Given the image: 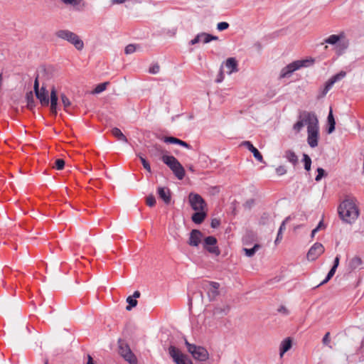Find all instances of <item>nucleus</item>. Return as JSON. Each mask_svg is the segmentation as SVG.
<instances>
[{
  "instance_id": "6e6552de",
  "label": "nucleus",
  "mask_w": 364,
  "mask_h": 364,
  "mask_svg": "<svg viewBox=\"0 0 364 364\" xmlns=\"http://www.w3.org/2000/svg\"><path fill=\"white\" fill-rule=\"evenodd\" d=\"M307 60H296L289 63L286 67L282 69L280 73V78H285L289 77L294 71L306 66Z\"/></svg>"
},
{
  "instance_id": "a211bd4d",
  "label": "nucleus",
  "mask_w": 364,
  "mask_h": 364,
  "mask_svg": "<svg viewBox=\"0 0 364 364\" xmlns=\"http://www.w3.org/2000/svg\"><path fill=\"white\" fill-rule=\"evenodd\" d=\"M63 4L72 6L76 11L83 10L87 4L84 0H59Z\"/></svg>"
},
{
  "instance_id": "423d86ee",
  "label": "nucleus",
  "mask_w": 364,
  "mask_h": 364,
  "mask_svg": "<svg viewBox=\"0 0 364 364\" xmlns=\"http://www.w3.org/2000/svg\"><path fill=\"white\" fill-rule=\"evenodd\" d=\"M185 344L188 351L192 355L194 359L200 361H205L208 359L209 354L205 348L191 344L187 340H185Z\"/></svg>"
},
{
  "instance_id": "49530a36",
  "label": "nucleus",
  "mask_w": 364,
  "mask_h": 364,
  "mask_svg": "<svg viewBox=\"0 0 364 364\" xmlns=\"http://www.w3.org/2000/svg\"><path fill=\"white\" fill-rule=\"evenodd\" d=\"M276 173L279 176L284 175L287 173V169L284 166H279L276 168Z\"/></svg>"
},
{
  "instance_id": "bf43d9fd",
  "label": "nucleus",
  "mask_w": 364,
  "mask_h": 364,
  "mask_svg": "<svg viewBox=\"0 0 364 364\" xmlns=\"http://www.w3.org/2000/svg\"><path fill=\"white\" fill-rule=\"evenodd\" d=\"M44 364H48V360H45Z\"/></svg>"
},
{
  "instance_id": "6e6d98bb",
  "label": "nucleus",
  "mask_w": 364,
  "mask_h": 364,
  "mask_svg": "<svg viewBox=\"0 0 364 364\" xmlns=\"http://www.w3.org/2000/svg\"><path fill=\"white\" fill-rule=\"evenodd\" d=\"M140 295H141V294H140V292H139V291H135L134 292V294H133L132 297H133V298H135V299H136V298H139V297L140 296Z\"/></svg>"
},
{
  "instance_id": "473e14b6",
  "label": "nucleus",
  "mask_w": 364,
  "mask_h": 364,
  "mask_svg": "<svg viewBox=\"0 0 364 364\" xmlns=\"http://www.w3.org/2000/svg\"><path fill=\"white\" fill-rule=\"evenodd\" d=\"M27 107L29 109H33L35 106L33 95L32 92H29L26 94Z\"/></svg>"
},
{
  "instance_id": "2f4dec72",
  "label": "nucleus",
  "mask_w": 364,
  "mask_h": 364,
  "mask_svg": "<svg viewBox=\"0 0 364 364\" xmlns=\"http://www.w3.org/2000/svg\"><path fill=\"white\" fill-rule=\"evenodd\" d=\"M260 248V245L258 244H255L252 248H244L243 250L245 252L246 256L252 257L255 252Z\"/></svg>"
},
{
  "instance_id": "f257e3e1",
  "label": "nucleus",
  "mask_w": 364,
  "mask_h": 364,
  "mask_svg": "<svg viewBox=\"0 0 364 364\" xmlns=\"http://www.w3.org/2000/svg\"><path fill=\"white\" fill-rule=\"evenodd\" d=\"M305 125L307 127V131L318 127V119L314 112H301L298 117V121L293 125V130L298 134Z\"/></svg>"
},
{
  "instance_id": "393cba45",
  "label": "nucleus",
  "mask_w": 364,
  "mask_h": 364,
  "mask_svg": "<svg viewBox=\"0 0 364 364\" xmlns=\"http://www.w3.org/2000/svg\"><path fill=\"white\" fill-rule=\"evenodd\" d=\"M206 217L205 210H196V212L193 214L191 219L196 224H200L203 222Z\"/></svg>"
},
{
  "instance_id": "ddd939ff",
  "label": "nucleus",
  "mask_w": 364,
  "mask_h": 364,
  "mask_svg": "<svg viewBox=\"0 0 364 364\" xmlns=\"http://www.w3.org/2000/svg\"><path fill=\"white\" fill-rule=\"evenodd\" d=\"M325 251V248L321 243L316 242L309 249L307 253V259L309 261L316 260L320 255H321Z\"/></svg>"
},
{
  "instance_id": "dca6fc26",
  "label": "nucleus",
  "mask_w": 364,
  "mask_h": 364,
  "mask_svg": "<svg viewBox=\"0 0 364 364\" xmlns=\"http://www.w3.org/2000/svg\"><path fill=\"white\" fill-rule=\"evenodd\" d=\"M307 133V142L311 148L317 146L319 135V127L308 130Z\"/></svg>"
},
{
  "instance_id": "4be33fe9",
  "label": "nucleus",
  "mask_w": 364,
  "mask_h": 364,
  "mask_svg": "<svg viewBox=\"0 0 364 364\" xmlns=\"http://www.w3.org/2000/svg\"><path fill=\"white\" fill-rule=\"evenodd\" d=\"M159 196L164 201L165 203L168 204L171 201V193L168 188L159 187L158 188Z\"/></svg>"
},
{
  "instance_id": "f8f14e48",
  "label": "nucleus",
  "mask_w": 364,
  "mask_h": 364,
  "mask_svg": "<svg viewBox=\"0 0 364 364\" xmlns=\"http://www.w3.org/2000/svg\"><path fill=\"white\" fill-rule=\"evenodd\" d=\"M119 354L127 361L129 364H137V359L134 354L132 352L129 346L122 342L119 343Z\"/></svg>"
},
{
  "instance_id": "a19ab883",
  "label": "nucleus",
  "mask_w": 364,
  "mask_h": 364,
  "mask_svg": "<svg viewBox=\"0 0 364 364\" xmlns=\"http://www.w3.org/2000/svg\"><path fill=\"white\" fill-rule=\"evenodd\" d=\"M136 50V46L134 44H129L126 46L124 52L127 55L132 54Z\"/></svg>"
},
{
  "instance_id": "b1692460",
  "label": "nucleus",
  "mask_w": 364,
  "mask_h": 364,
  "mask_svg": "<svg viewBox=\"0 0 364 364\" xmlns=\"http://www.w3.org/2000/svg\"><path fill=\"white\" fill-rule=\"evenodd\" d=\"M210 288L208 289V296L211 299L215 298L218 294V289L220 287V284L218 282H209Z\"/></svg>"
},
{
  "instance_id": "cd10ccee",
  "label": "nucleus",
  "mask_w": 364,
  "mask_h": 364,
  "mask_svg": "<svg viewBox=\"0 0 364 364\" xmlns=\"http://www.w3.org/2000/svg\"><path fill=\"white\" fill-rule=\"evenodd\" d=\"M291 348V340L290 338H287L282 341L280 345V357H282L284 354L287 352Z\"/></svg>"
},
{
  "instance_id": "72a5a7b5",
  "label": "nucleus",
  "mask_w": 364,
  "mask_h": 364,
  "mask_svg": "<svg viewBox=\"0 0 364 364\" xmlns=\"http://www.w3.org/2000/svg\"><path fill=\"white\" fill-rule=\"evenodd\" d=\"M127 302L129 304V305L126 307L127 311H130L133 307L137 305V301L131 296L127 297Z\"/></svg>"
},
{
  "instance_id": "5fc2aeb1",
  "label": "nucleus",
  "mask_w": 364,
  "mask_h": 364,
  "mask_svg": "<svg viewBox=\"0 0 364 364\" xmlns=\"http://www.w3.org/2000/svg\"><path fill=\"white\" fill-rule=\"evenodd\" d=\"M87 364H95L92 358L90 355H88V356H87Z\"/></svg>"
},
{
  "instance_id": "37998d69",
  "label": "nucleus",
  "mask_w": 364,
  "mask_h": 364,
  "mask_svg": "<svg viewBox=\"0 0 364 364\" xmlns=\"http://www.w3.org/2000/svg\"><path fill=\"white\" fill-rule=\"evenodd\" d=\"M146 205L150 206V207H152L155 205L156 203V199L154 198V196L153 195H150L149 196L146 197Z\"/></svg>"
},
{
  "instance_id": "a878e982",
  "label": "nucleus",
  "mask_w": 364,
  "mask_h": 364,
  "mask_svg": "<svg viewBox=\"0 0 364 364\" xmlns=\"http://www.w3.org/2000/svg\"><path fill=\"white\" fill-rule=\"evenodd\" d=\"M363 262L359 257H353L349 262V267L351 270L360 269L363 268Z\"/></svg>"
},
{
  "instance_id": "aec40b11",
  "label": "nucleus",
  "mask_w": 364,
  "mask_h": 364,
  "mask_svg": "<svg viewBox=\"0 0 364 364\" xmlns=\"http://www.w3.org/2000/svg\"><path fill=\"white\" fill-rule=\"evenodd\" d=\"M58 100L57 92L55 88L53 87L50 90V111L55 115L57 114Z\"/></svg>"
},
{
  "instance_id": "13d9d810",
  "label": "nucleus",
  "mask_w": 364,
  "mask_h": 364,
  "mask_svg": "<svg viewBox=\"0 0 364 364\" xmlns=\"http://www.w3.org/2000/svg\"><path fill=\"white\" fill-rule=\"evenodd\" d=\"M323 222L321 221L318 225H317V227L316 228H318V231L319 230V229H321L322 227H323Z\"/></svg>"
},
{
  "instance_id": "0eeeda50",
  "label": "nucleus",
  "mask_w": 364,
  "mask_h": 364,
  "mask_svg": "<svg viewBox=\"0 0 364 364\" xmlns=\"http://www.w3.org/2000/svg\"><path fill=\"white\" fill-rule=\"evenodd\" d=\"M346 75V73L345 71H341L340 73H337L336 75L332 76L326 82L325 86L320 90L318 98H323L324 97L326 94L333 87V85L338 82L341 80L343 78H344Z\"/></svg>"
},
{
  "instance_id": "9d476101",
  "label": "nucleus",
  "mask_w": 364,
  "mask_h": 364,
  "mask_svg": "<svg viewBox=\"0 0 364 364\" xmlns=\"http://www.w3.org/2000/svg\"><path fill=\"white\" fill-rule=\"evenodd\" d=\"M168 353L176 364H192L191 360L175 346H171Z\"/></svg>"
},
{
  "instance_id": "e433bc0d",
  "label": "nucleus",
  "mask_w": 364,
  "mask_h": 364,
  "mask_svg": "<svg viewBox=\"0 0 364 364\" xmlns=\"http://www.w3.org/2000/svg\"><path fill=\"white\" fill-rule=\"evenodd\" d=\"M109 84L108 82L100 83L97 85V87L94 90V93H100L105 90L107 85Z\"/></svg>"
},
{
  "instance_id": "f03ea898",
  "label": "nucleus",
  "mask_w": 364,
  "mask_h": 364,
  "mask_svg": "<svg viewBox=\"0 0 364 364\" xmlns=\"http://www.w3.org/2000/svg\"><path fill=\"white\" fill-rule=\"evenodd\" d=\"M338 214L343 221L352 223L358 217V210L353 201L346 200L339 205Z\"/></svg>"
},
{
  "instance_id": "4468645a",
  "label": "nucleus",
  "mask_w": 364,
  "mask_h": 364,
  "mask_svg": "<svg viewBox=\"0 0 364 364\" xmlns=\"http://www.w3.org/2000/svg\"><path fill=\"white\" fill-rule=\"evenodd\" d=\"M218 37L216 36H213L211 34L203 32L200 33L196 36L190 41L191 45H195L198 43L199 42H203V43H208L211 41H218Z\"/></svg>"
},
{
  "instance_id": "bb28decb",
  "label": "nucleus",
  "mask_w": 364,
  "mask_h": 364,
  "mask_svg": "<svg viewBox=\"0 0 364 364\" xmlns=\"http://www.w3.org/2000/svg\"><path fill=\"white\" fill-rule=\"evenodd\" d=\"M149 152L151 156H158L159 155L164 154L165 151L161 145L154 144L150 146Z\"/></svg>"
},
{
  "instance_id": "9b49d317",
  "label": "nucleus",
  "mask_w": 364,
  "mask_h": 364,
  "mask_svg": "<svg viewBox=\"0 0 364 364\" xmlns=\"http://www.w3.org/2000/svg\"><path fill=\"white\" fill-rule=\"evenodd\" d=\"M188 202L195 211L206 208V203L199 194L191 193L188 196Z\"/></svg>"
},
{
  "instance_id": "4c0bfd02",
  "label": "nucleus",
  "mask_w": 364,
  "mask_h": 364,
  "mask_svg": "<svg viewBox=\"0 0 364 364\" xmlns=\"http://www.w3.org/2000/svg\"><path fill=\"white\" fill-rule=\"evenodd\" d=\"M304 168L309 171L311 168V160L307 154H304Z\"/></svg>"
},
{
  "instance_id": "f3484780",
  "label": "nucleus",
  "mask_w": 364,
  "mask_h": 364,
  "mask_svg": "<svg viewBox=\"0 0 364 364\" xmlns=\"http://www.w3.org/2000/svg\"><path fill=\"white\" fill-rule=\"evenodd\" d=\"M203 237L202 232L198 230H193L190 233L188 244L190 246L197 247L201 242Z\"/></svg>"
},
{
  "instance_id": "603ef678",
  "label": "nucleus",
  "mask_w": 364,
  "mask_h": 364,
  "mask_svg": "<svg viewBox=\"0 0 364 364\" xmlns=\"http://www.w3.org/2000/svg\"><path fill=\"white\" fill-rule=\"evenodd\" d=\"M339 261H340V257L338 255L336 257V258L334 259V264H333V267H334L335 269H337V267L339 264Z\"/></svg>"
},
{
  "instance_id": "c756f323",
  "label": "nucleus",
  "mask_w": 364,
  "mask_h": 364,
  "mask_svg": "<svg viewBox=\"0 0 364 364\" xmlns=\"http://www.w3.org/2000/svg\"><path fill=\"white\" fill-rule=\"evenodd\" d=\"M111 133L112 134L115 136L118 140L119 141H122L124 142H127V137L123 134V133L122 132V131L117 128V127H114L113 128L112 130H111Z\"/></svg>"
},
{
  "instance_id": "c9c22d12",
  "label": "nucleus",
  "mask_w": 364,
  "mask_h": 364,
  "mask_svg": "<svg viewBox=\"0 0 364 364\" xmlns=\"http://www.w3.org/2000/svg\"><path fill=\"white\" fill-rule=\"evenodd\" d=\"M65 166V161L62 159H58L55 160L54 165L53 166V168H56L57 170H62Z\"/></svg>"
},
{
  "instance_id": "a18cd8bd",
  "label": "nucleus",
  "mask_w": 364,
  "mask_h": 364,
  "mask_svg": "<svg viewBox=\"0 0 364 364\" xmlns=\"http://www.w3.org/2000/svg\"><path fill=\"white\" fill-rule=\"evenodd\" d=\"M317 172H318V174L316 176L315 179L316 181H319L322 178V177L324 176L325 171L322 168H318Z\"/></svg>"
},
{
  "instance_id": "c85d7f7f",
  "label": "nucleus",
  "mask_w": 364,
  "mask_h": 364,
  "mask_svg": "<svg viewBox=\"0 0 364 364\" xmlns=\"http://www.w3.org/2000/svg\"><path fill=\"white\" fill-rule=\"evenodd\" d=\"M327 119H328V133L331 134L334 131L335 125H336V121H335L334 117L333 115V112H332L331 109H330Z\"/></svg>"
},
{
  "instance_id": "f704fd0d",
  "label": "nucleus",
  "mask_w": 364,
  "mask_h": 364,
  "mask_svg": "<svg viewBox=\"0 0 364 364\" xmlns=\"http://www.w3.org/2000/svg\"><path fill=\"white\" fill-rule=\"evenodd\" d=\"M287 220V219H286L285 220H284L282 222V223L280 225V228L279 229V231H278V234H277V238L275 240V243L277 244L278 242H279L282 238V231L284 230H285V224H286V221Z\"/></svg>"
},
{
  "instance_id": "ea45409f",
  "label": "nucleus",
  "mask_w": 364,
  "mask_h": 364,
  "mask_svg": "<svg viewBox=\"0 0 364 364\" xmlns=\"http://www.w3.org/2000/svg\"><path fill=\"white\" fill-rule=\"evenodd\" d=\"M336 271V269H335L334 267H332L331 270L328 272L326 278L321 283V284H323L326 283L328 281H329L334 275Z\"/></svg>"
},
{
  "instance_id": "8fccbe9b",
  "label": "nucleus",
  "mask_w": 364,
  "mask_h": 364,
  "mask_svg": "<svg viewBox=\"0 0 364 364\" xmlns=\"http://www.w3.org/2000/svg\"><path fill=\"white\" fill-rule=\"evenodd\" d=\"M220 225V220L218 219L214 218L211 221V227L213 228H216Z\"/></svg>"
},
{
  "instance_id": "7c9ffc66",
  "label": "nucleus",
  "mask_w": 364,
  "mask_h": 364,
  "mask_svg": "<svg viewBox=\"0 0 364 364\" xmlns=\"http://www.w3.org/2000/svg\"><path fill=\"white\" fill-rule=\"evenodd\" d=\"M284 156L289 162H291L294 165H295L298 161L297 156L295 154L294 151L291 150L285 151Z\"/></svg>"
},
{
  "instance_id": "4d7b16f0",
  "label": "nucleus",
  "mask_w": 364,
  "mask_h": 364,
  "mask_svg": "<svg viewBox=\"0 0 364 364\" xmlns=\"http://www.w3.org/2000/svg\"><path fill=\"white\" fill-rule=\"evenodd\" d=\"M318 232V228H314L312 232H311V237L313 238L316 233Z\"/></svg>"
},
{
  "instance_id": "3c124183",
  "label": "nucleus",
  "mask_w": 364,
  "mask_h": 364,
  "mask_svg": "<svg viewBox=\"0 0 364 364\" xmlns=\"http://www.w3.org/2000/svg\"><path fill=\"white\" fill-rule=\"evenodd\" d=\"M278 311L284 314H289V310L285 306H281Z\"/></svg>"
},
{
  "instance_id": "20e7f679",
  "label": "nucleus",
  "mask_w": 364,
  "mask_h": 364,
  "mask_svg": "<svg viewBox=\"0 0 364 364\" xmlns=\"http://www.w3.org/2000/svg\"><path fill=\"white\" fill-rule=\"evenodd\" d=\"M324 43L334 45L335 50L338 55H341L348 47V41L345 39L344 34L342 33L339 35H331L324 40Z\"/></svg>"
},
{
  "instance_id": "79ce46f5",
  "label": "nucleus",
  "mask_w": 364,
  "mask_h": 364,
  "mask_svg": "<svg viewBox=\"0 0 364 364\" xmlns=\"http://www.w3.org/2000/svg\"><path fill=\"white\" fill-rule=\"evenodd\" d=\"M140 161L143 165V167L149 173H151V169L149 164L147 162V161L142 156H139Z\"/></svg>"
},
{
  "instance_id": "09e8293b",
  "label": "nucleus",
  "mask_w": 364,
  "mask_h": 364,
  "mask_svg": "<svg viewBox=\"0 0 364 364\" xmlns=\"http://www.w3.org/2000/svg\"><path fill=\"white\" fill-rule=\"evenodd\" d=\"M322 342L324 345L328 346L330 343V333L327 332L323 338Z\"/></svg>"
},
{
  "instance_id": "6ab92c4d",
  "label": "nucleus",
  "mask_w": 364,
  "mask_h": 364,
  "mask_svg": "<svg viewBox=\"0 0 364 364\" xmlns=\"http://www.w3.org/2000/svg\"><path fill=\"white\" fill-rule=\"evenodd\" d=\"M242 145L245 146L253 154L254 157L259 161H263V156L261 153L256 149L252 144L249 141H245L242 143Z\"/></svg>"
},
{
  "instance_id": "864d4df0",
  "label": "nucleus",
  "mask_w": 364,
  "mask_h": 364,
  "mask_svg": "<svg viewBox=\"0 0 364 364\" xmlns=\"http://www.w3.org/2000/svg\"><path fill=\"white\" fill-rule=\"evenodd\" d=\"M127 0H112V4H120L124 3Z\"/></svg>"
},
{
  "instance_id": "2eb2a0df",
  "label": "nucleus",
  "mask_w": 364,
  "mask_h": 364,
  "mask_svg": "<svg viewBox=\"0 0 364 364\" xmlns=\"http://www.w3.org/2000/svg\"><path fill=\"white\" fill-rule=\"evenodd\" d=\"M217 240L213 236H208L204 240V248L206 249L209 252L215 255H220V250L215 245Z\"/></svg>"
},
{
  "instance_id": "412c9836",
  "label": "nucleus",
  "mask_w": 364,
  "mask_h": 364,
  "mask_svg": "<svg viewBox=\"0 0 364 364\" xmlns=\"http://www.w3.org/2000/svg\"><path fill=\"white\" fill-rule=\"evenodd\" d=\"M226 73L229 75L237 72V62L234 58H229L225 61Z\"/></svg>"
},
{
  "instance_id": "c03bdc74",
  "label": "nucleus",
  "mask_w": 364,
  "mask_h": 364,
  "mask_svg": "<svg viewBox=\"0 0 364 364\" xmlns=\"http://www.w3.org/2000/svg\"><path fill=\"white\" fill-rule=\"evenodd\" d=\"M229 27V23L227 22H220L217 24V29L219 31H224Z\"/></svg>"
},
{
  "instance_id": "7ed1b4c3",
  "label": "nucleus",
  "mask_w": 364,
  "mask_h": 364,
  "mask_svg": "<svg viewBox=\"0 0 364 364\" xmlns=\"http://www.w3.org/2000/svg\"><path fill=\"white\" fill-rule=\"evenodd\" d=\"M55 36L58 38L67 41L78 50H82L84 48V43L80 36L69 30H58L55 32Z\"/></svg>"
},
{
  "instance_id": "de8ad7c7",
  "label": "nucleus",
  "mask_w": 364,
  "mask_h": 364,
  "mask_svg": "<svg viewBox=\"0 0 364 364\" xmlns=\"http://www.w3.org/2000/svg\"><path fill=\"white\" fill-rule=\"evenodd\" d=\"M159 70H160L159 65L156 64L149 68V73H152V74H156L159 72Z\"/></svg>"
},
{
  "instance_id": "1a4fd4ad",
  "label": "nucleus",
  "mask_w": 364,
  "mask_h": 364,
  "mask_svg": "<svg viewBox=\"0 0 364 364\" xmlns=\"http://www.w3.org/2000/svg\"><path fill=\"white\" fill-rule=\"evenodd\" d=\"M33 88L36 93V96L39 100L41 105L48 106L49 105L48 92L43 87L39 89L38 76L35 79Z\"/></svg>"
},
{
  "instance_id": "39448f33",
  "label": "nucleus",
  "mask_w": 364,
  "mask_h": 364,
  "mask_svg": "<svg viewBox=\"0 0 364 364\" xmlns=\"http://www.w3.org/2000/svg\"><path fill=\"white\" fill-rule=\"evenodd\" d=\"M162 161L174 173L176 176L181 180L185 176V170L180 162L173 156H162Z\"/></svg>"
},
{
  "instance_id": "58836bf2",
  "label": "nucleus",
  "mask_w": 364,
  "mask_h": 364,
  "mask_svg": "<svg viewBox=\"0 0 364 364\" xmlns=\"http://www.w3.org/2000/svg\"><path fill=\"white\" fill-rule=\"evenodd\" d=\"M61 97V101H62V103L64 106V108L65 110H67V108L69 107L71 105V102L70 101V100L66 97V95L65 94H62L60 95Z\"/></svg>"
},
{
  "instance_id": "5701e85b",
  "label": "nucleus",
  "mask_w": 364,
  "mask_h": 364,
  "mask_svg": "<svg viewBox=\"0 0 364 364\" xmlns=\"http://www.w3.org/2000/svg\"><path fill=\"white\" fill-rule=\"evenodd\" d=\"M164 141L166 143H170V144H177L181 145L187 149L191 148V146L186 141H182V140L177 139L176 137H173V136H166L164 138Z\"/></svg>"
}]
</instances>
